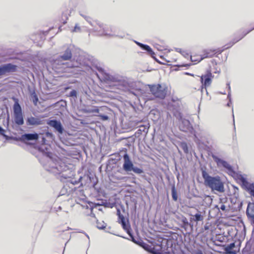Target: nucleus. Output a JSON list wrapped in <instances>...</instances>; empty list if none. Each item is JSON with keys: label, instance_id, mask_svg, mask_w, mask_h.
<instances>
[{"label": "nucleus", "instance_id": "nucleus-1", "mask_svg": "<svg viewBox=\"0 0 254 254\" xmlns=\"http://www.w3.org/2000/svg\"><path fill=\"white\" fill-rule=\"evenodd\" d=\"M254 30V26L251 29L244 31L242 34H240L238 37L234 39L233 41L230 42L222 47L216 49H206L202 50V56L204 59L211 58L213 57H217L219 55L221 54L225 50L232 47L236 43L243 38L246 35Z\"/></svg>", "mask_w": 254, "mask_h": 254}, {"label": "nucleus", "instance_id": "nucleus-2", "mask_svg": "<svg viewBox=\"0 0 254 254\" xmlns=\"http://www.w3.org/2000/svg\"><path fill=\"white\" fill-rule=\"evenodd\" d=\"M202 175L204 179L205 186L208 187L212 190H217L220 192H223L224 191L223 183L222 182L219 177H211L205 171L202 172Z\"/></svg>", "mask_w": 254, "mask_h": 254}, {"label": "nucleus", "instance_id": "nucleus-3", "mask_svg": "<svg viewBox=\"0 0 254 254\" xmlns=\"http://www.w3.org/2000/svg\"><path fill=\"white\" fill-rule=\"evenodd\" d=\"M148 86L151 94L156 98L163 99L166 97L168 92V87L166 85L156 84Z\"/></svg>", "mask_w": 254, "mask_h": 254}, {"label": "nucleus", "instance_id": "nucleus-4", "mask_svg": "<svg viewBox=\"0 0 254 254\" xmlns=\"http://www.w3.org/2000/svg\"><path fill=\"white\" fill-rule=\"evenodd\" d=\"M15 101L13 105V112L14 122L16 124L20 126L24 124L22 109L20 105L18 103V100L15 99Z\"/></svg>", "mask_w": 254, "mask_h": 254}, {"label": "nucleus", "instance_id": "nucleus-5", "mask_svg": "<svg viewBox=\"0 0 254 254\" xmlns=\"http://www.w3.org/2000/svg\"><path fill=\"white\" fill-rule=\"evenodd\" d=\"M200 77V81L201 84L200 88L201 90L203 89L206 90L207 88L211 85L214 75H212L210 70H207L205 73L202 74Z\"/></svg>", "mask_w": 254, "mask_h": 254}, {"label": "nucleus", "instance_id": "nucleus-6", "mask_svg": "<svg viewBox=\"0 0 254 254\" xmlns=\"http://www.w3.org/2000/svg\"><path fill=\"white\" fill-rule=\"evenodd\" d=\"M117 213L119 216L120 223L122 224L123 228L133 239V237L131 233V227L128 221H126L124 216L121 214L120 211L118 210Z\"/></svg>", "mask_w": 254, "mask_h": 254}, {"label": "nucleus", "instance_id": "nucleus-7", "mask_svg": "<svg viewBox=\"0 0 254 254\" xmlns=\"http://www.w3.org/2000/svg\"><path fill=\"white\" fill-rule=\"evenodd\" d=\"M17 66L11 64H7L0 66V76L5 75L7 73L15 72Z\"/></svg>", "mask_w": 254, "mask_h": 254}, {"label": "nucleus", "instance_id": "nucleus-8", "mask_svg": "<svg viewBox=\"0 0 254 254\" xmlns=\"http://www.w3.org/2000/svg\"><path fill=\"white\" fill-rule=\"evenodd\" d=\"M123 158L124 160L123 164L124 169L127 172L131 171L133 167V164L130 161L128 155L127 153L125 154Z\"/></svg>", "mask_w": 254, "mask_h": 254}, {"label": "nucleus", "instance_id": "nucleus-9", "mask_svg": "<svg viewBox=\"0 0 254 254\" xmlns=\"http://www.w3.org/2000/svg\"><path fill=\"white\" fill-rule=\"evenodd\" d=\"M47 124L50 127H54L59 133H62L63 132L64 128L60 122L53 120L49 121Z\"/></svg>", "mask_w": 254, "mask_h": 254}, {"label": "nucleus", "instance_id": "nucleus-10", "mask_svg": "<svg viewBox=\"0 0 254 254\" xmlns=\"http://www.w3.org/2000/svg\"><path fill=\"white\" fill-rule=\"evenodd\" d=\"M39 135L37 133H26L24 134H23L21 136V139L23 141L25 140H36L38 139Z\"/></svg>", "mask_w": 254, "mask_h": 254}, {"label": "nucleus", "instance_id": "nucleus-11", "mask_svg": "<svg viewBox=\"0 0 254 254\" xmlns=\"http://www.w3.org/2000/svg\"><path fill=\"white\" fill-rule=\"evenodd\" d=\"M27 124L29 126H37L42 125V122L39 118L30 117L27 119Z\"/></svg>", "mask_w": 254, "mask_h": 254}, {"label": "nucleus", "instance_id": "nucleus-12", "mask_svg": "<svg viewBox=\"0 0 254 254\" xmlns=\"http://www.w3.org/2000/svg\"><path fill=\"white\" fill-rule=\"evenodd\" d=\"M190 59L192 62L199 63L202 60L204 59L203 56H202V52L201 54L194 52L190 56Z\"/></svg>", "mask_w": 254, "mask_h": 254}, {"label": "nucleus", "instance_id": "nucleus-13", "mask_svg": "<svg viewBox=\"0 0 254 254\" xmlns=\"http://www.w3.org/2000/svg\"><path fill=\"white\" fill-rule=\"evenodd\" d=\"M247 214L248 217L254 222V204H249L247 209Z\"/></svg>", "mask_w": 254, "mask_h": 254}, {"label": "nucleus", "instance_id": "nucleus-14", "mask_svg": "<svg viewBox=\"0 0 254 254\" xmlns=\"http://www.w3.org/2000/svg\"><path fill=\"white\" fill-rule=\"evenodd\" d=\"M72 58V53L70 49H67L63 55L61 56L59 59L63 61L70 60Z\"/></svg>", "mask_w": 254, "mask_h": 254}, {"label": "nucleus", "instance_id": "nucleus-15", "mask_svg": "<svg viewBox=\"0 0 254 254\" xmlns=\"http://www.w3.org/2000/svg\"><path fill=\"white\" fill-rule=\"evenodd\" d=\"M141 246L147 251L150 252L153 254H159L158 252H156L155 251L154 248H151L150 246H149L148 244H147L146 243H142L141 245Z\"/></svg>", "mask_w": 254, "mask_h": 254}, {"label": "nucleus", "instance_id": "nucleus-16", "mask_svg": "<svg viewBox=\"0 0 254 254\" xmlns=\"http://www.w3.org/2000/svg\"><path fill=\"white\" fill-rule=\"evenodd\" d=\"M212 65L213 66V70L214 72L215 73H219L220 72L221 69L217 65V63L215 60H212L211 61Z\"/></svg>", "mask_w": 254, "mask_h": 254}, {"label": "nucleus", "instance_id": "nucleus-17", "mask_svg": "<svg viewBox=\"0 0 254 254\" xmlns=\"http://www.w3.org/2000/svg\"><path fill=\"white\" fill-rule=\"evenodd\" d=\"M224 168L227 169L229 171H233L232 167L226 161L219 160V162Z\"/></svg>", "mask_w": 254, "mask_h": 254}, {"label": "nucleus", "instance_id": "nucleus-18", "mask_svg": "<svg viewBox=\"0 0 254 254\" xmlns=\"http://www.w3.org/2000/svg\"><path fill=\"white\" fill-rule=\"evenodd\" d=\"M96 226L99 229H104L106 228L107 224L103 221L97 220L96 221Z\"/></svg>", "mask_w": 254, "mask_h": 254}, {"label": "nucleus", "instance_id": "nucleus-19", "mask_svg": "<svg viewBox=\"0 0 254 254\" xmlns=\"http://www.w3.org/2000/svg\"><path fill=\"white\" fill-rule=\"evenodd\" d=\"M193 216V220L195 222L201 221L203 220V216L200 213H196Z\"/></svg>", "mask_w": 254, "mask_h": 254}, {"label": "nucleus", "instance_id": "nucleus-20", "mask_svg": "<svg viewBox=\"0 0 254 254\" xmlns=\"http://www.w3.org/2000/svg\"><path fill=\"white\" fill-rule=\"evenodd\" d=\"M140 47L142 49L147 51L148 52V53H149L151 55L154 54V52L152 51L151 48L148 45L140 44Z\"/></svg>", "mask_w": 254, "mask_h": 254}, {"label": "nucleus", "instance_id": "nucleus-21", "mask_svg": "<svg viewBox=\"0 0 254 254\" xmlns=\"http://www.w3.org/2000/svg\"><path fill=\"white\" fill-rule=\"evenodd\" d=\"M171 190H172V195L173 199L174 201H177L178 199L177 192L176 190L175 186H173L172 187Z\"/></svg>", "mask_w": 254, "mask_h": 254}, {"label": "nucleus", "instance_id": "nucleus-22", "mask_svg": "<svg viewBox=\"0 0 254 254\" xmlns=\"http://www.w3.org/2000/svg\"><path fill=\"white\" fill-rule=\"evenodd\" d=\"M247 190L250 193V194L254 197V185L250 184L247 187Z\"/></svg>", "mask_w": 254, "mask_h": 254}, {"label": "nucleus", "instance_id": "nucleus-23", "mask_svg": "<svg viewBox=\"0 0 254 254\" xmlns=\"http://www.w3.org/2000/svg\"><path fill=\"white\" fill-rule=\"evenodd\" d=\"M31 97L32 98L33 102L35 105H37V102L38 101V98L37 95L36 94L35 92L33 93L31 95Z\"/></svg>", "mask_w": 254, "mask_h": 254}, {"label": "nucleus", "instance_id": "nucleus-24", "mask_svg": "<svg viewBox=\"0 0 254 254\" xmlns=\"http://www.w3.org/2000/svg\"><path fill=\"white\" fill-rule=\"evenodd\" d=\"M133 172L136 174H140L143 173V170L139 168L136 167H133L132 169H131Z\"/></svg>", "mask_w": 254, "mask_h": 254}, {"label": "nucleus", "instance_id": "nucleus-25", "mask_svg": "<svg viewBox=\"0 0 254 254\" xmlns=\"http://www.w3.org/2000/svg\"><path fill=\"white\" fill-rule=\"evenodd\" d=\"M81 29L78 24H76L74 28L71 30L72 32H80Z\"/></svg>", "mask_w": 254, "mask_h": 254}, {"label": "nucleus", "instance_id": "nucleus-26", "mask_svg": "<svg viewBox=\"0 0 254 254\" xmlns=\"http://www.w3.org/2000/svg\"><path fill=\"white\" fill-rule=\"evenodd\" d=\"M174 55H175L174 53H170L168 57L169 58L171 57H173V56ZM176 61H177V59L176 58V57H172V58H170V59L168 60L167 61V62H176Z\"/></svg>", "mask_w": 254, "mask_h": 254}, {"label": "nucleus", "instance_id": "nucleus-27", "mask_svg": "<svg viewBox=\"0 0 254 254\" xmlns=\"http://www.w3.org/2000/svg\"><path fill=\"white\" fill-rule=\"evenodd\" d=\"M174 115L177 117L179 120H181L182 119V115L181 113L179 112H176L174 114Z\"/></svg>", "mask_w": 254, "mask_h": 254}, {"label": "nucleus", "instance_id": "nucleus-28", "mask_svg": "<svg viewBox=\"0 0 254 254\" xmlns=\"http://www.w3.org/2000/svg\"><path fill=\"white\" fill-rule=\"evenodd\" d=\"M98 117L102 121H106L109 119V117L106 115H99Z\"/></svg>", "mask_w": 254, "mask_h": 254}, {"label": "nucleus", "instance_id": "nucleus-29", "mask_svg": "<svg viewBox=\"0 0 254 254\" xmlns=\"http://www.w3.org/2000/svg\"><path fill=\"white\" fill-rule=\"evenodd\" d=\"M69 95L71 97H76L77 96V92L75 90H72L69 93Z\"/></svg>", "mask_w": 254, "mask_h": 254}, {"label": "nucleus", "instance_id": "nucleus-30", "mask_svg": "<svg viewBox=\"0 0 254 254\" xmlns=\"http://www.w3.org/2000/svg\"><path fill=\"white\" fill-rule=\"evenodd\" d=\"M182 148L184 150V152H186V153H188V147H187V145L186 143H184L183 145H182Z\"/></svg>", "mask_w": 254, "mask_h": 254}, {"label": "nucleus", "instance_id": "nucleus-31", "mask_svg": "<svg viewBox=\"0 0 254 254\" xmlns=\"http://www.w3.org/2000/svg\"><path fill=\"white\" fill-rule=\"evenodd\" d=\"M220 209L222 210H225L226 209V206L224 204H222L220 206Z\"/></svg>", "mask_w": 254, "mask_h": 254}, {"label": "nucleus", "instance_id": "nucleus-32", "mask_svg": "<svg viewBox=\"0 0 254 254\" xmlns=\"http://www.w3.org/2000/svg\"><path fill=\"white\" fill-rule=\"evenodd\" d=\"M80 15L83 17L86 20H88V19H90V17L84 15L83 14H80Z\"/></svg>", "mask_w": 254, "mask_h": 254}, {"label": "nucleus", "instance_id": "nucleus-33", "mask_svg": "<svg viewBox=\"0 0 254 254\" xmlns=\"http://www.w3.org/2000/svg\"><path fill=\"white\" fill-rule=\"evenodd\" d=\"M227 254H237L234 251H229L227 253Z\"/></svg>", "mask_w": 254, "mask_h": 254}, {"label": "nucleus", "instance_id": "nucleus-34", "mask_svg": "<svg viewBox=\"0 0 254 254\" xmlns=\"http://www.w3.org/2000/svg\"><path fill=\"white\" fill-rule=\"evenodd\" d=\"M4 131V129L1 127H0V133L1 134H3Z\"/></svg>", "mask_w": 254, "mask_h": 254}, {"label": "nucleus", "instance_id": "nucleus-35", "mask_svg": "<svg viewBox=\"0 0 254 254\" xmlns=\"http://www.w3.org/2000/svg\"><path fill=\"white\" fill-rule=\"evenodd\" d=\"M195 254H203V253L201 251H198Z\"/></svg>", "mask_w": 254, "mask_h": 254}, {"label": "nucleus", "instance_id": "nucleus-36", "mask_svg": "<svg viewBox=\"0 0 254 254\" xmlns=\"http://www.w3.org/2000/svg\"><path fill=\"white\" fill-rule=\"evenodd\" d=\"M92 112H93L98 113L99 112V109H95Z\"/></svg>", "mask_w": 254, "mask_h": 254}, {"label": "nucleus", "instance_id": "nucleus-37", "mask_svg": "<svg viewBox=\"0 0 254 254\" xmlns=\"http://www.w3.org/2000/svg\"><path fill=\"white\" fill-rule=\"evenodd\" d=\"M137 45H139L140 47V44H142L141 43H137Z\"/></svg>", "mask_w": 254, "mask_h": 254}, {"label": "nucleus", "instance_id": "nucleus-38", "mask_svg": "<svg viewBox=\"0 0 254 254\" xmlns=\"http://www.w3.org/2000/svg\"><path fill=\"white\" fill-rule=\"evenodd\" d=\"M125 178L124 177H122L121 178H120V179H124Z\"/></svg>", "mask_w": 254, "mask_h": 254}, {"label": "nucleus", "instance_id": "nucleus-39", "mask_svg": "<svg viewBox=\"0 0 254 254\" xmlns=\"http://www.w3.org/2000/svg\"><path fill=\"white\" fill-rule=\"evenodd\" d=\"M232 245L233 246H234V244H232Z\"/></svg>", "mask_w": 254, "mask_h": 254}]
</instances>
